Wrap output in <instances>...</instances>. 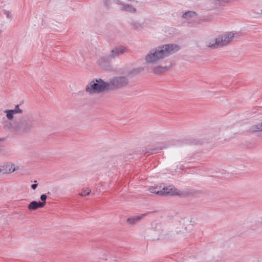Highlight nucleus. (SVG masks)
<instances>
[{"instance_id": "obj_1", "label": "nucleus", "mask_w": 262, "mask_h": 262, "mask_svg": "<svg viewBox=\"0 0 262 262\" xmlns=\"http://www.w3.org/2000/svg\"><path fill=\"white\" fill-rule=\"evenodd\" d=\"M143 71L142 68L129 69L128 67L120 68L117 72L121 75L115 76L107 82L109 90H118L126 87L129 84V78L136 76Z\"/></svg>"}, {"instance_id": "obj_2", "label": "nucleus", "mask_w": 262, "mask_h": 262, "mask_svg": "<svg viewBox=\"0 0 262 262\" xmlns=\"http://www.w3.org/2000/svg\"><path fill=\"white\" fill-rule=\"evenodd\" d=\"M179 49V46L174 44L160 46L149 51L145 56V61L147 63H157L165 57L178 51Z\"/></svg>"}, {"instance_id": "obj_3", "label": "nucleus", "mask_w": 262, "mask_h": 262, "mask_svg": "<svg viewBox=\"0 0 262 262\" xmlns=\"http://www.w3.org/2000/svg\"><path fill=\"white\" fill-rule=\"evenodd\" d=\"M108 90L107 82H105L100 78L92 80L85 88V91L90 94H99Z\"/></svg>"}, {"instance_id": "obj_4", "label": "nucleus", "mask_w": 262, "mask_h": 262, "mask_svg": "<svg viewBox=\"0 0 262 262\" xmlns=\"http://www.w3.org/2000/svg\"><path fill=\"white\" fill-rule=\"evenodd\" d=\"M235 35H238V33L234 34L232 32H226L219 35L215 40L209 42L207 46L213 49L226 46L232 40Z\"/></svg>"}, {"instance_id": "obj_5", "label": "nucleus", "mask_w": 262, "mask_h": 262, "mask_svg": "<svg viewBox=\"0 0 262 262\" xmlns=\"http://www.w3.org/2000/svg\"><path fill=\"white\" fill-rule=\"evenodd\" d=\"M130 0H104V5L105 7L109 8L112 3L119 6V9L122 11H125L128 13H134L137 10L132 5L127 3Z\"/></svg>"}, {"instance_id": "obj_6", "label": "nucleus", "mask_w": 262, "mask_h": 262, "mask_svg": "<svg viewBox=\"0 0 262 262\" xmlns=\"http://www.w3.org/2000/svg\"><path fill=\"white\" fill-rule=\"evenodd\" d=\"M35 126L34 122L30 119H22L19 121H15L14 132L17 133L29 132Z\"/></svg>"}, {"instance_id": "obj_7", "label": "nucleus", "mask_w": 262, "mask_h": 262, "mask_svg": "<svg viewBox=\"0 0 262 262\" xmlns=\"http://www.w3.org/2000/svg\"><path fill=\"white\" fill-rule=\"evenodd\" d=\"M163 195H177L180 196H186L189 195V192L187 190H180L172 186L164 187L161 190Z\"/></svg>"}, {"instance_id": "obj_8", "label": "nucleus", "mask_w": 262, "mask_h": 262, "mask_svg": "<svg viewBox=\"0 0 262 262\" xmlns=\"http://www.w3.org/2000/svg\"><path fill=\"white\" fill-rule=\"evenodd\" d=\"M127 51V49L126 48L122 46H118L112 50L110 57L112 58H115L124 54Z\"/></svg>"}, {"instance_id": "obj_9", "label": "nucleus", "mask_w": 262, "mask_h": 262, "mask_svg": "<svg viewBox=\"0 0 262 262\" xmlns=\"http://www.w3.org/2000/svg\"><path fill=\"white\" fill-rule=\"evenodd\" d=\"M15 170L14 164L11 163H7L0 167V173L3 174L12 173Z\"/></svg>"}, {"instance_id": "obj_10", "label": "nucleus", "mask_w": 262, "mask_h": 262, "mask_svg": "<svg viewBox=\"0 0 262 262\" xmlns=\"http://www.w3.org/2000/svg\"><path fill=\"white\" fill-rule=\"evenodd\" d=\"M3 128L6 129L10 130L12 132H14V127L15 126V122L12 123L9 120H5L2 122Z\"/></svg>"}, {"instance_id": "obj_11", "label": "nucleus", "mask_w": 262, "mask_h": 262, "mask_svg": "<svg viewBox=\"0 0 262 262\" xmlns=\"http://www.w3.org/2000/svg\"><path fill=\"white\" fill-rule=\"evenodd\" d=\"M44 207L43 203L40 202H36L33 201L31 202L28 206L29 210L32 211L35 210L39 208H42Z\"/></svg>"}, {"instance_id": "obj_12", "label": "nucleus", "mask_w": 262, "mask_h": 262, "mask_svg": "<svg viewBox=\"0 0 262 262\" xmlns=\"http://www.w3.org/2000/svg\"><path fill=\"white\" fill-rule=\"evenodd\" d=\"M145 215V214H142L140 215L135 216L130 218H128L126 221L128 224L134 225L136 223L139 222Z\"/></svg>"}, {"instance_id": "obj_13", "label": "nucleus", "mask_w": 262, "mask_h": 262, "mask_svg": "<svg viewBox=\"0 0 262 262\" xmlns=\"http://www.w3.org/2000/svg\"><path fill=\"white\" fill-rule=\"evenodd\" d=\"M212 4L217 7H224L229 3L228 0H210Z\"/></svg>"}, {"instance_id": "obj_14", "label": "nucleus", "mask_w": 262, "mask_h": 262, "mask_svg": "<svg viewBox=\"0 0 262 262\" xmlns=\"http://www.w3.org/2000/svg\"><path fill=\"white\" fill-rule=\"evenodd\" d=\"M196 16V13L194 11H189L183 14V18L187 20H192Z\"/></svg>"}, {"instance_id": "obj_15", "label": "nucleus", "mask_w": 262, "mask_h": 262, "mask_svg": "<svg viewBox=\"0 0 262 262\" xmlns=\"http://www.w3.org/2000/svg\"><path fill=\"white\" fill-rule=\"evenodd\" d=\"M168 70V68L167 67L158 66L154 67L152 69V71L156 74H160L167 71Z\"/></svg>"}, {"instance_id": "obj_16", "label": "nucleus", "mask_w": 262, "mask_h": 262, "mask_svg": "<svg viewBox=\"0 0 262 262\" xmlns=\"http://www.w3.org/2000/svg\"><path fill=\"white\" fill-rule=\"evenodd\" d=\"M130 25L132 27L136 30H140L143 29V25L139 21H133L131 23Z\"/></svg>"}, {"instance_id": "obj_17", "label": "nucleus", "mask_w": 262, "mask_h": 262, "mask_svg": "<svg viewBox=\"0 0 262 262\" xmlns=\"http://www.w3.org/2000/svg\"><path fill=\"white\" fill-rule=\"evenodd\" d=\"M250 130L252 132H262V122L252 126L250 128Z\"/></svg>"}, {"instance_id": "obj_18", "label": "nucleus", "mask_w": 262, "mask_h": 262, "mask_svg": "<svg viewBox=\"0 0 262 262\" xmlns=\"http://www.w3.org/2000/svg\"><path fill=\"white\" fill-rule=\"evenodd\" d=\"M4 113L6 114V117L8 120H12L14 118V113L11 110H6L4 111Z\"/></svg>"}, {"instance_id": "obj_19", "label": "nucleus", "mask_w": 262, "mask_h": 262, "mask_svg": "<svg viewBox=\"0 0 262 262\" xmlns=\"http://www.w3.org/2000/svg\"><path fill=\"white\" fill-rule=\"evenodd\" d=\"M108 59L106 57H103L101 58L100 60V65L105 70H110L111 69V66L110 65L105 66L103 64V63L105 61H107Z\"/></svg>"}, {"instance_id": "obj_20", "label": "nucleus", "mask_w": 262, "mask_h": 262, "mask_svg": "<svg viewBox=\"0 0 262 262\" xmlns=\"http://www.w3.org/2000/svg\"><path fill=\"white\" fill-rule=\"evenodd\" d=\"M149 191L152 193H156L160 195H162V192L161 190H158L157 187H151L149 189Z\"/></svg>"}, {"instance_id": "obj_21", "label": "nucleus", "mask_w": 262, "mask_h": 262, "mask_svg": "<svg viewBox=\"0 0 262 262\" xmlns=\"http://www.w3.org/2000/svg\"><path fill=\"white\" fill-rule=\"evenodd\" d=\"M12 110L14 114H21L23 113V111L19 108V105H16L15 108Z\"/></svg>"}, {"instance_id": "obj_22", "label": "nucleus", "mask_w": 262, "mask_h": 262, "mask_svg": "<svg viewBox=\"0 0 262 262\" xmlns=\"http://www.w3.org/2000/svg\"><path fill=\"white\" fill-rule=\"evenodd\" d=\"M91 192V189L87 188L86 190H83L81 193L79 194L80 196H85L89 195Z\"/></svg>"}, {"instance_id": "obj_23", "label": "nucleus", "mask_w": 262, "mask_h": 262, "mask_svg": "<svg viewBox=\"0 0 262 262\" xmlns=\"http://www.w3.org/2000/svg\"><path fill=\"white\" fill-rule=\"evenodd\" d=\"M47 198V196L46 194H42L40 196V200L42 201V202L41 203H43L44 206H45L46 203Z\"/></svg>"}, {"instance_id": "obj_24", "label": "nucleus", "mask_w": 262, "mask_h": 262, "mask_svg": "<svg viewBox=\"0 0 262 262\" xmlns=\"http://www.w3.org/2000/svg\"><path fill=\"white\" fill-rule=\"evenodd\" d=\"M3 12L8 18H10L11 17L12 15H11V12L8 11V10H4Z\"/></svg>"}, {"instance_id": "obj_25", "label": "nucleus", "mask_w": 262, "mask_h": 262, "mask_svg": "<svg viewBox=\"0 0 262 262\" xmlns=\"http://www.w3.org/2000/svg\"><path fill=\"white\" fill-rule=\"evenodd\" d=\"M185 142V143L186 144H196V142H194V141H190L189 140H186L184 141Z\"/></svg>"}, {"instance_id": "obj_26", "label": "nucleus", "mask_w": 262, "mask_h": 262, "mask_svg": "<svg viewBox=\"0 0 262 262\" xmlns=\"http://www.w3.org/2000/svg\"><path fill=\"white\" fill-rule=\"evenodd\" d=\"M37 186V184H34L31 185V188L32 189L35 190V189H36Z\"/></svg>"}, {"instance_id": "obj_27", "label": "nucleus", "mask_w": 262, "mask_h": 262, "mask_svg": "<svg viewBox=\"0 0 262 262\" xmlns=\"http://www.w3.org/2000/svg\"><path fill=\"white\" fill-rule=\"evenodd\" d=\"M157 150V149H156V148H155V149H152V151H154V150Z\"/></svg>"}, {"instance_id": "obj_28", "label": "nucleus", "mask_w": 262, "mask_h": 262, "mask_svg": "<svg viewBox=\"0 0 262 262\" xmlns=\"http://www.w3.org/2000/svg\"><path fill=\"white\" fill-rule=\"evenodd\" d=\"M3 140V139L0 138V142H1Z\"/></svg>"}]
</instances>
